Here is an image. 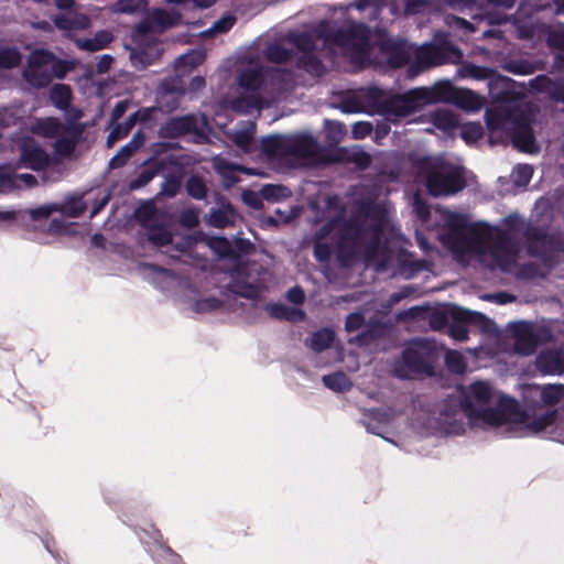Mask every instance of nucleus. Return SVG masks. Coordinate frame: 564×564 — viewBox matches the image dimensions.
Listing matches in <instances>:
<instances>
[{"instance_id":"nucleus-1","label":"nucleus","mask_w":564,"mask_h":564,"mask_svg":"<svg viewBox=\"0 0 564 564\" xmlns=\"http://www.w3.org/2000/svg\"><path fill=\"white\" fill-rule=\"evenodd\" d=\"M318 34L326 43L350 50L352 59L360 67L388 65L402 68L408 64L417 68H433L447 64H459L463 53L442 32L433 40L417 46L402 37L380 36L373 44L369 42V30L364 23H352L347 28H333L323 23Z\"/></svg>"},{"instance_id":"nucleus-2","label":"nucleus","mask_w":564,"mask_h":564,"mask_svg":"<svg viewBox=\"0 0 564 564\" xmlns=\"http://www.w3.org/2000/svg\"><path fill=\"white\" fill-rule=\"evenodd\" d=\"M180 12L154 9L133 29L131 39L134 47L130 48V61L135 68L153 65L162 55L160 36L181 22Z\"/></svg>"},{"instance_id":"nucleus-3","label":"nucleus","mask_w":564,"mask_h":564,"mask_svg":"<svg viewBox=\"0 0 564 564\" xmlns=\"http://www.w3.org/2000/svg\"><path fill=\"white\" fill-rule=\"evenodd\" d=\"M292 73H238L237 84L241 88L239 96L231 100V109L248 115L263 107L262 93L268 80L283 82Z\"/></svg>"},{"instance_id":"nucleus-4","label":"nucleus","mask_w":564,"mask_h":564,"mask_svg":"<svg viewBox=\"0 0 564 564\" xmlns=\"http://www.w3.org/2000/svg\"><path fill=\"white\" fill-rule=\"evenodd\" d=\"M440 358V348L433 339L414 338L402 351L404 367L414 375L433 376Z\"/></svg>"},{"instance_id":"nucleus-5","label":"nucleus","mask_w":564,"mask_h":564,"mask_svg":"<svg viewBox=\"0 0 564 564\" xmlns=\"http://www.w3.org/2000/svg\"><path fill=\"white\" fill-rule=\"evenodd\" d=\"M426 187L434 197L454 195L466 187V178L460 167L442 162L426 170Z\"/></svg>"},{"instance_id":"nucleus-6","label":"nucleus","mask_w":564,"mask_h":564,"mask_svg":"<svg viewBox=\"0 0 564 564\" xmlns=\"http://www.w3.org/2000/svg\"><path fill=\"white\" fill-rule=\"evenodd\" d=\"M536 111L538 109L534 105L530 102L524 105L523 111L518 115L517 120L509 130L514 148L529 154L540 151L532 129Z\"/></svg>"},{"instance_id":"nucleus-7","label":"nucleus","mask_w":564,"mask_h":564,"mask_svg":"<svg viewBox=\"0 0 564 564\" xmlns=\"http://www.w3.org/2000/svg\"><path fill=\"white\" fill-rule=\"evenodd\" d=\"M524 102L521 99H503L499 104L488 108L485 112L486 127L490 132L509 131L518 115L523 111Z\"/></svg>"},{"instance_id":"nucleus-8","label":"nucleus","mask_w":564,"mask_h":564,"mask_svg":"<svg viewBox=\"0 0 564 564\" xmlns=\"http://www.w3.org/2000/svg\"><path fill=\"white\" fill-rule=\"evenodd\" d=\"M489 324L490 319L485 314L452 305L447 334L457 341H465L468 339V325H477L488 332Z\"/></svg>"},{"instance_id":"nucleus-9","label":"nucleus","mask_w":564,"mask_h":564,"mask_svg":"<svg viewBox=\"0 0 564 564\" xmlns=\"http://www.w3.org/2000/svg\"><path fill=\"white\" fill-rule=\"evenodd\" d=\"M524 238L528 241V253L545 262L552 259L554 251H564V241L540 227L529 226L524 231Z\"/></svg>"},{"instance_id":"nucleus-10","label":"nucleus","mask_w":564,"mask_h":564,"mask_svg":"<svg viewBox=\"0 0 564 564\" xmlns=\"http://www.w3.org/2000/svg\"><path fill=\"white\" fill-rule=\"evenodd\" d=\"M254 267H257L254 262H238L230 272L231 279L227 284V290L237 296L257 300L262 288L260 283L250 281Z\"/></svg>"},{"instance_id":"nucleus-11","label":"nucleus","mask_w":564,"mask_h":564,"mask_svg":"<svg viewBox=\"0 0 564 564\" xmlns=\"http://www.w3.org/2000/svg\"><path fill=\"white\" fill-rule=\"evenodd\" d=\"M288 156L313 164L326 161L317 140L307 133L289 134Z\"/></svg>"},{"instance_id":"nucleus-12","label":"nucleus","mask_w":564,"mask_h":564,"mask_svg":"<svg viewBox=\"0 0 564 564\" xmlns=\"http://www.w3.org/2000/svg\"><path fill=\"white\" fill-rule=\"evenodd\" d=\"M417 93V88H414L403 95H395L386 99L380 105V113L394 118H405L414 113L423 107L421 98L416 95Z\"/></svg>"},{"instance_id":"nucleus-13","label":"nucleus","mask_w":564,"mask_h":564,"mask_svg":"<svg viewBox=\"0 0 564 564\" xmlns=\"http://www.w3.org/2000/svg\"><path fill=\"white\" fill-rule=\"evenodd\" d=\"M519 251L520 243L516 237L507 230H497L492 238L490 253L501 269L506 270L514 261Z\"/></svg>"},{"instance_id":"nucleus-14","label":"nucleus","mask_w":564,"mask_h":564,"mask_svg":"<svg viewBox=\"0 0 564 564\" xmlns=\"http://www.w3.org/2000/svg\"><path fill=\"white\" fill-rule=\"evenodd\" d=\"M285 40L295 46L302 55L299 57L297 66L306 70H321V63L315 54V43L310 33H290Z\"/></svg>"},{"instance_id":"nucleus-15","label":"nucleus","mask_w":564,"mask_h":564,"mask_svg":"<svg viewBox=\"0 0 564 564\" xmlns=\"http://www.w3.org/2000/svg\"><path fill=\"white\" fill-rule=\"evenodd\" d=\"M460 409L473 424L479 421L490 426H500L507 423V415L503 411L497 408H479L474 404L469 397L460 400Z\"/></svg>"},{"instance_id":"nucleus-16","label":"nucleus","mask_w":564,"mask_h":564,"mask_svg":"<svg viewBox=\"0 0 564 564\" xmlns=\"http://www.w3.org/2000/svg\"><path fill=\"white\" fill-rule=\"evenodd\" d=\"M189 133H198L197 119L194 115L170 118L159 130L160 137L164 139H177Z\"/></svg>"},{"instance_id":"nucleus-17","label":"nucleus","mask_w":564,"mask_h":564,"mask_svg":"<svg viewBox=\"0 0 564 564\" xmlns=\"http://www.w3.org/2000/svg\"><path fill=\"white\" fill-rule=\"evenodd\" d=\"M456 87L447 80L436 83L432 87L417 88L419 98H421L422 106L431 104H452L454 99Z\"/></svg>"},{"instance_id":"nucleus-18","label":"nucleus","mask_w":564,"mask_h":564,"mask_svg":"<svg viewBox=\"0 0 564 564\" xmlns=\"http://www.w3.org/2000/svg\"><path fill=\"white\" fill-rule=\"evenodd\" d=\"M514 349L522 356H530L535 352L539 339L533 327L527 322H519L514 325Z\"/></svg>"},{"instance_id":"nucleus-19","label":"nucleus","mask_w":564,"mask_h":564,"mask_svg":"<svg viewBox=\"0 0 564 564\" xmlns=\"http://www.w3.org/2000/svg\"><path fill=\"white\" fill-rule=\"evenodd\" d=\"M535 366L543 375H563L564 351L557 349L542 350L536 356Z\"/></svg>"},{"instance_id":"nucleus-20","label":"nucleus","mask_w":564,"mask_h":564,"mask_svg":"<svg viewBox=\"0 0 564 564\" xmlns=\"http://www.w3.org/2000/svg\"><path fill=\"white\" fill-rule=\"evenodd\" d=\"M32 70H68V67L47 50H35L28 57Z\"/></svg>"},{"instance_id":"nucleus-21","label":"nucleus","mask_w":564,"mask_h":564,"mask_svg":"<svg viewBox=\"0 0 564 564\" xmlns=\"http://www.w3.org/2000/svg\"><path fill=\"white\" fill-rule=\"evenodd\" d=\"M531 88L538 93L546 94L552 100L564 102V80H552L541 74L531 80Z\"/></svg>"},{"instance_id":"nucleus-22","label":"nucleus","mask_w":564,"mask_h":564,"mask_svg":"<svg viewBox=\"0 0 564 564\" xmlns=\"http://www.w3.org/2000/svg\"><path fill=\"white\" fill-rule=\"evenodd\" d=\"M66 12L65 14H57L53 18L54 25L57 29L70 31L86 30L90 26L91 20L87 14L75 11L74 9Z\"/></svg>"},{"instance_id":"nucleus-23","label":"nucleus","mask_w":564,"mask_h":564,"mask_svg":"<svg viewBox=\"0 0 564 564\" xmlns=\"http://www.w3.org/2000/svg\"><path fill=\"white\" fill-rule=\"evenodd\" d=\"M166 165L167 163L164 160H149L137 177L129 182V191H137L148 185L156 175L165 170Z\"/></svg>"},{"instance_id":"nucleus-24","label":"nucleus","mask_w":564,"mask_h":564,"mask_svg":"<svg viewBox=\"0 0 564 564\" xmlns=\"http://www.w3.org/2000/svg\"><path fill=\"white\" fill-rule=\"evenodd\" d=\"M237 217L238 213L234 205L226 200L221 202L218 208L210 209L207 223L212 227L223 229L229 226H234Z\"/></svg>"},{"instance_id":"nucleus-25","label":"nucleus","mask_w":564,"mask_h":564,"mask_svg":"<svg viewBox=\"0 0 564 564\" xmlns=\"http://www.w3.org/2000/svg\"><path fill=\"white\" fill-rule=\"evenodd\" d=\"M448 227L454 234L458 236H463V232L466 231L469 241L474 245H479L482 240L480 224L468 225L465 217L462 215L454 214L448 219Z\"/></svg>"},{"instance_id":"nucleus-26","label":"nucleus","mask_w":564,"mask_h":564,"mask_svg":"<svg viewBox=\"0 0 564 564\" xmlns=\"http://www.w3.org/2000/svg\"><path fill=\"white\" fill-rule=\"evenodd\" d=\"M289 134H271L262 138L261 151L269 158H288Z\"/></svg>"},{"instance_id":"nucleus-27","label":"nucleus","mask_w":564,"mask_h":564,"mask_svg":"<svg viewBox=\"0 0 564 564\" xmlns=\"http://www.w3.org/2000/svg\"><path fill=\"white\" fill-rule=\"evenodd\" d=\"M83 128L79 126H70L54 143V150L57 154L69 156L75 151L78 139L82 134Z\"/></svg>"},{"instance_id":"nucleus-28","label":"nucleus","mask_w":564,"mask_h":564,"mask_svg":"<svg viewBox=\"0 0 564 564\" xmlns=\"http://www.w3.org/2000/svg\"><path fill=\"white\" fill-rule=\"evenodd\" d=\"M336 238V257L340 267L348 268L357 259L359 243L339 235Z\"/></svg>"},{"instance_id":"nucleus-29","label":"nucleus","mask_w":564,"mask_h":564,"mask_svg":"<svg viewBox=\"0 0 564 564\" xmlns=\"http://www.w3.org/2000/svg\"><path fill=\"white\" fill-rule=\"evenodd\" d=\"M144 142V135L142 132L138 131L133 134L132 139L123 145L118 153L112 156L109 161L110 169H119L127 164L129 159L133 155V153L142 147Z\"/></svg>"},{"instance_id":"nucleus-30","label":"nucleus","mask_w":564,"mask_h":564,"mask_svg":"<svg viewBox=\"0 0 564 564\" xmlns=\"http://www.w3.org/2000/svg\"><path fill=\"white\" fill-rule=\"evenodd\" d=\"M25 166L33 171H42L50 164V156L44 149L39 145L24 147L21 153Z\"/></svg>"},{"instance_id":"nucleus-31","label":"nucleus","mask_w":564,"mask_h":564,"mask_svg":"<svg viewBox=\"0 0 564 564\" xmlns=\"http://www.w3.org/2000/svg\"><path fill=\"white\" fill-rule=\"evenodd\" d=\"M452 105L466 111H477L484 106V98L470 89L456 87Z\"/></svg>"},{"instance_id":"nucleus-32","label":"nucleus","mask_w":564,"mask_h":564,"mask_svg":"<svg viewBox=\"0 0 564 564\" xmlns=\"http://www.w3.org/2000/svg\"><path fill=\"white\" fill-rule=\"evenodd\" d=\"M336 235H339L346 239L354 240L360 243L366 236V228L364 226V221L356 216H351L348 219L341 218L339 229L336 232Z\"/></svg>"},{"instance_id":"nucleus-33","label":"nucleus","mask_w":564,"mask_h":564,"mask_svg":"<svg viewBox=\"0 0 564 564\" xmlns=\"http://www.w3.org/2000/svg\"><path fill=\"white\" fill-rule=\"evenodd\" d=\"M268 314L279 321L297 322L305 317V313L300 308L290 307L282 303H269L265 305Z\"/></svg>"},{"instance_id":"nucleus-34","label":"nucleus","mask_w":564,"mask_h":564,"mask_svg":"<svg viewBox=\"0 0 564 564\" xmlns=\"http://www.w3.org/2000/svg\"><path fill=\"white\" fill-rule=\"evenodd\" d=\"M113 40V35L110 31L101 30L98 31L94 37L89 39H77L76 45L78 48L87 52H97L108 46Z\"/></svg>"},{"instance_id":"nucleus-35","label":"nucleus","mask_w":564,"mask_h":564,"mask_svg":"<svg viewBox=\"0 0 564 564\" xmlns=\"http://www.w3.org/2000/svg\"><path fill=\"white\" fill-rule=\"evenodd\" d=\"M383 234V225L376 223L366 228V236L369 235L370 239L365 246L366 259H375L380 250L381 237Z\"/></svg>"},{"instance_id":"nucleus-36","label":"nucleus","mask_w":564,"mask_h":564,"mask_svg":"<svg viewBox=\"0 0 564 564\" xmlns=\"http://www.w3.org/2000/svg\"><path fill=\"white\" fill-rule=\"evenodd\" d=\"M431 122L435 128L444 132L453 131L459 126L458 117L446 109H438L432 112Z\"/></svg>"},{"instance_id":"nucleus-37","label":"nucleus","mask_w":564,"mask_h":564,"mask_svg":"<svg viewBox=\"0 0 564 564\" xmlns=\"http://www.w3.org/2000/svg\"><path fill=\"white\" fill-rule=\"evenodd\" d=\"M206 58L203 50H192L186 54L181 55L174 64L176 70H193L199 67Z\"/></svg>"},{"instance_id":"nucleus-38","label":"nucleus","mask_w":564,"mask_h":564,"mask_svg":"<svg viewBox=\"0 0 564 564\" xmlns=\"http://www.w3.org/2000/svg\"><path fill=\"white\" fill-rule=\"evenodd\" d=\"M383 335V327L380 323L369 324L362 332L349 339V344H356L360 347L368 346Z\"/></svg>"},{"instance_id":"nucleus-39","label":"nucleus","mask_w":564,"mask_h":564,"mask_svg":"<svg viewBox=\"0 0 564 564\" xmlns=\"http://www.w3.org/2000/svg\"><path fill=\"white\" fill-rule=\"evenodd\" d=\"M207 245L221 259L237 260L239 258V253L232 249L230 241L225 237H210Z\"/></svg>"},{"instance_id":"nucleus-40","label":"nucleus","mask_w":564,"mask_h":564,"mask_svg":"<svg viewBox=\"0 0 564 564\" xmlns=\"http://www.w3.org/2000/svg\"><path fill=\"white\" fill-rule=\"evenodd\" d=\"M50 98L56 108L67 110L72 101V90L67 85L56 84L51 88Z\"/></svg>"},{"instance_id":"nucleus-41","label":"nucleus","mask_w":564,"mask_h":564,"mask_svg":"<svg viewBox=\"0 0 564 564\" xmlns=\"http://www.w3.org/2000/svg\"><path fill=\"white\" fill-rule=\"evenodd\" d=\"M334 340L335 332L330 328H322L312 334L310 347L316 352H322L329 348Z\"/></svg>"},{"instance_id":"nucleus-42","label":"nucleus","mask_w":564,"mask_h":564,"mask_svg":"<svg viewBox=\"0 0 564 564\" xmlns=\"http://www.w3.org/2000/svg\"><path fill=\"white\" fill-rule=\"evenodd\" d=\"M138 116H139V112H134L123 123H118L111 129V131L109 132V134L107 137V147L108 148L113 147V144L117 141L126 138L129 134L130 130L133 128V126L135 124V122L138 120Z\"/></svg>"},{"instance_id":"nucleus-43","label":"nucleus","mask_w":564,"mask_h":564,"mask_svg":"<svg viewBox=\"0 0 564 564\" xmlns=\"http://www.w3.org/2000/svg\"><path fill=\"white\" fill-rule=\"evenodd\" d=\"M264 56L272 63L283 64L293 57V50L282 43H272L265 47Z\"/></svg>"},{"instance_id":"nucleus-44","label":"nucleus","mask_w":564,"mask_h":564,"mask_svg":"<svg viewBox=\"0 0 564 564\" xmlns=\"http://www.w3.org/2000/svg\"><path fill=\"white\" fill-rule=\"evenodd\" d=\"M70 126H65L57 118L48 117L37 123V132L46 138H57Z\"/></svg>"},{"instance_id":"nucleus-45","label":"nucleus","mask_w":564,"mask_h":564,"mask_svg":"<svg viewBox=\"0 0 564 564\" xmlns=\"http://www.w3.org/2000/svg\"><path fill=\"white\" fill-rule=\"evenodd\" d=\"M322 381L326 388L335 392H345L348 391L351 387L347 375L343 371L325 375L323 376Z\"/></svg>"},{"instance_id":"nucleus-46","label":"nucleus","mask_w":564,"mask_h":564,"mask_svg":"<svg viewBox=\"0 0 564 564\" xmlns=\"http://www.w3.org/2000/svg\"><path fill=\"white\" fill-rule=\"evenodd\" d=\"M540 397L545 405L554 406L564 398V384H545L541 387Z\"/></svg>"},{"instance_id":"nucleus-47","label":"nucleus","mask_w":564,"mask_h":564,"mask_svg":"<svg viewBox=\"0 0 564 564\" xmlns=\"http://www.w3.org/2000/svg\"><path fill=\"white\" fill-rule=\"evenodd\" d=\"M186 193L194 199L202 200L207 196V186L202 176L191 175L185 183Z\"/></svg>"},{"instance_id":"nucleus-48","label":"nucleus","mask_w":564,"mask_h":564,"mask_svg":"<svg viewBox=\"0 0 564 564\" xmlns=\"http://www.w3.org/2000/svg\"><path fill=\"white\" fill-rule=\"evenodd\" d=\"M86 209L87 205L82 197H74L63 204H57V212L72 218L82 216Z\"/></svg>"},{"instance_id":"nucleus-49","label":"nucleus","mask_w":564,"mask_h":564,"mask_svg":"<svg viewBox=\"0 0 564 564\" xmlns=\"http://www.w3.org/2000/svg\"><path fill=\"white\" fill-rule=\"evenodd\" d=\"M22 61V54L19 48L13 46H0V67L15 68Z\"/></svg>"},{"instance_id":"nucleus-50","label":"nucleus","mask_w":564,"mask_h":564,"mask_svg":"<svg viewBox=\"0 0 564 564\" xmlns=\"http://www.w3.org/2000/svg\"><path fill=\"white\" fill-rule=\"evenodd\" d=\"M147 6L145 0H118L110 6L113 13L133 14L142 11Z\"/></svg>"},{"instance_id":"nucleus-51","label":"nucleus","mask_w":564,"mask_h":564,"mask_svg":"<svg viewBox=\"0 0 564 564\" xmlns=\"http://www.w3.org/2000/svg\"><path fill=\"white\" fill-rule=\"evenodd\" d=\"M460 137L466 144H474L484 137V128L479 122H466L460 128Z\"/></svg>"},{"instance_id":"nucleus-52","label":"nucleus","mask_w":564,"mask_h":564,"mask_svg":"<svg viewBox=\"0 0 564 564\" xmlns=\"http://www.w3.org/2000/svg\"><path fill=\"white\" fill-rule=\"evenodd\" d=\"M182 186V173L170 174L165 176L163 183L161 184L160 194L166 197H175Z\"/></svg>"},{"instance_id":"nucleus-53","label":"nucleus","mask_w":564,"mask_h":564,"mask_svg":"<svg viewBox=\"0 0 564 564\" xmlns=\"http://www.w3.org/2000/svg\"><path fill=\"white\" fill-rule=\"evenodd\" d=\"M260 193L262 198L268 202H279L290 195L288 187L275 184L263 185Z\"/></svg>"},{"instance_id":"nucleus-54","label":"nucleus","mask_w":564,"mask_h":564,"mask_svg":"<svg viewBox=\"0 0 564 564\" xmlns=\"http://www.w3.org/2000/svg\"><path fill=\"white\" fill-rule=\"evenodd\" d=\"M148 239L156 247H164L172 242V234L163 226H154L150 228Z\"/></svg>"},{"instance_id":"nucleus-55","label":"nucleus","mask_w":564,"mask_h":564,"mask_svg":"<svg viewBox=\"0 0 564 564\" xmlns=\"http://www.w3.org/2000/svg\"><path fill=\"white\" fill-rule=\"evenodd\" d=\"M451 319V306L447 310H435L430 314L429 323L433 330L448 328Z\"/></svg>"},{"instance_id":"nucleus-56","label":"nucleus","mask_w":564,"mask_h":564,"mask_svg":"<svg viewBox=\"0 0 564 564\" xmlns=\"http://www.w3.org/2000/svg\"><path fill=\"white\" fill-rule=\"evenodd\" d=\"M470 393L481 404L489 403L492 397L491 387L484 381H476L471 383Z\"/></svg>"},{"instance_id":"nucleus-57","label":"nucleus","mask_w":564,"mask_h":564,"mask_svg":"<svg viewBox=\"0 0 564 564\" xmlns=\"http://www.w3.org/2000/svg\"><path fill=\"white\" fill-rule=\"evenodd\" d=\"M224 306V301L215 297L209 296L205 299L197 300L194 303V311L196 313H210L220 310Z\"/></svg>"},{"instance_id":"nucleus-58","label":"nucleus","mask_w":564,"mask_h":564,"mask_svg":"<svg viewBox=\"0 0 564 564\" xmlns=\"http://www.w3.org/2000/svg\"><path fill=\"white\" fill-rule=\"evenodd\" d=\"M447 368L455 373H463L466 370V362L463 355L456 350H448L445 355Z\"/></svg>"},{"instance_id":"nucleus-59","label":"nucleus","mask_w":564,"mask_h":564,"mask_svg":"<svg viewBox=\"0 0 564 564\" xmlns=\"http://www.w3.org/2000/svg\"><path fill=\"white\" fill-rule=\"evenodd\" d=\"M338 108L344 113H359V112H362L365 109L362 101L356 95L345 96L340 100Z\"/></svg>"},{"instance_id":"nucleus-60","label":"nucleus","mask_w":564,"mask_h":564,"mask_svg":"<svg viewBox=\"0 0 564 564\" xmlns=\"http://www.w3.org/2000/svg\"><path fill=\"white\" fill-rule=\"evenodd\" d=\"M512 174L517 185L527 186L533 176V169L529 164H518Z\"/></svg>"},{"instance_id":"nucleus-61","label":"nucleus","mask_w":564,"mask_h":564,"mask_svg":"<svg viewBox=\"0 0 564 564\" xmlns=\"http://www.w3.org/2000/svg\"><path fill=\"white\" fill-rule=\"evenodd\" d=\"M555 421V411L544 413L542 415H539L534 417L532 421L529 422L528 427L538 433L544 431L546 427L551 426Z\"/></svg>"},{"instance_id":"nucleus-62","label":"nucleus","mask_w":564,"mask_h":564,"mask_svg":"<svg viewBox=\"0 0 564 564\" xmlns=\"http://www.w3.org/2000/svg\"><path fill=\"white\" fill-rule=\"evenodd\" d=\"M313 253L318 262H328L332 258L333 249L328 242L314 239Z\"/></svg>"},{"instance_id":"nucleus-63","label":"nucleus","mask_w":564,"mask_h":564,"mask_svg":"<svg viewBox=\"0 0 564 564\" xmlns=\"http://www.w3.org/2000/svg\"><path fill=\"white\" fill-rule=\"evenodd\" d=\"M341 217H334L326 221L315 234L314 239L325 240L335 229H339Z\"/></svg>"},{"instance_id":"nucleus-64","label":"nucleus","mask_w":564,"mask_h":564,"mask_svg":"<svg viewBox=\"0 0 564 564\" xmlns=\"http://www.w3.org/2000/svg\"><path fill=\"white\" fill-rule=\"evenodd\" d=\"M547 43L550 46L561 50L563 52L561 58L564 59V30H552L549 33Z\"/></svg>"}]
</instances>
